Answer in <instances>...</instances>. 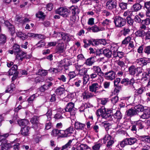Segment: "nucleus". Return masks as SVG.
Returning a JSON list of instances; mask_svg holds the SVG:
<instances>
[{"label": "nucleus", "instance_id": "nucleus-1", "mask_svg": "<svg viewBox=\"0 0 150 150\" xmlns=\"http://www.w3.org/2000/svg\"><path fill=\"white\" fill-rule=\"evenodd\" d=\"M96 115L101 116L103 118L111 120L112 117V111L106 109L104 106L98 109L96 112Z\"/></svg>", "mask_w": 150, "mask_h": 150}, {"label": "nucleus", "instance_id": "nucleus-2", "mask_svg": "<svg viewBox=\"0 0 150 150\" xmlns=\"http://www.w3.org/2000/svg\"><path fill=\"white\" fill-rule=\"evenodd\" d=\"M55 12L56 13L64 18L69 17L70 15V11L65 7H60L56 10Z\"/></svg>", "mask_w": 150, "mask_h": 150}, {"label": "nucleus", "instance_id": "nucleus-3", "mask_svg": "<svg viewBox=\"0 0 150 150\" xmlns=\"http://www.w3.org/2000/svg\"><path fill=\"white\" fill-rule=\"evenodd\" d=\"M114 23L116 27L120 28L125 25L126 22L125 19L120 16H117L115 17Z\"/></svg>", "mask_w": 150, "mask_h": 150}, {"label": "nucleus", "instance_id": "nucleus-4", "mask_svg": "<svg viewBox=\"0 0 150 150\" xmlns=\"http://www.w3.org/2000/svg\"><path fill=\"white\" fill-rule=\"evenodd\" d=\"M105 6L108 9L112 10L114 9L115 10L113 11V13H116L118 11L116 9L117 3L116 0H108Z\"/></svg>", "mask_w": 150, "mask_h": 150}, {"label": "nucleus", "instance_id": "nucleus-5", "mask_svg": "<svg viewBox=\"0 0 150 150\" xmlns=\"http://www.w3.org/2000/svg\"><path fill=\"white\" fill-rule=\"evenodd\" d=\"M75 109L74 103L70 102L67 104L66 107L65 108V110L66 112H69L71 115L74 116L76 113Z\"/></svg>", "mask_w": 150, "mask_h": 150}, {"label": "nucleus", "instance_id": "nucleus-6", "mask_svg": "<svg viewBox=\"0 0 150 150\" xmlns=\"http://www.w3.org/2000/svg\"><path fill=\"white\" fill-rule=\"evenodd\" d=\"M101 87V85H99L97 83H95L89 86V89L90 91L97 93L98 92V90Z\"/></svg>", "mask_w": 150, "mask_h": 150}, {"label": "nucleus", "instance_id": "nucleus-7", "mask_svg": "<svg viewBox=\"0 0 150 150\" xmlns=\"http://www.w3.org/2000/svg\"><path fill=\"white\" fill-rule=\"evenodd\" d=\"M74 129L72 126H70L65 130H62V137H67L71 136L74 132Z\"/></svg>", "mask_w": 150, "mask_h": 150}, {"label": "nucleus", "instance_id": "nucleus-8", "mask_svg": "<svg viewBox=\"0 0 150 150\" xmlns=\"http://www.w3.org/2000/svg\"><path fill=\"white\" fill-rule=\"evenodd\" d=\"M134 83V81L132 79L129 80L128 78L124 79L121 81V83L124 84L125 86H128L129 85V87H130V88L133 89L134 87L133 86Z\"/></svg>", "mask_w": 150, "mask_h": 150}, {"label": "nucleus", "instance_id": "nucleus-9", "mask_svg": "<svg viewBox=\"0 0 150 150\" xmlns=\"http://www.w3.org/2000/svg\"><path fill=\"white\" fill-rule=\"evenodd\" d=\"M103 76L107 80H112L115 78V74L114 71H110L104 73Z\"/></svg>", "mask_w": 150, "mask_h": 150}, {"label": "nucleus", "instance_id": "nucleus-10", "mask_svg": "<svg viewBox=\"0 0 150 150\" xmlns=\"http://www.w3.org/2000/svg\"><path fill=\"white\" fill-rule=\"evenodd\" d=\"M0 146H1V150H9L11 145L7 143L5 140H0Z\"/></svg>", "mask_w": 150, "mask_h": 150}, {"label": "nucleus", "instance_id": "nucleus-11", "mask_svg": "<svg viewBox=\"0 0 150 150\" xmlns=\"http://www.w3.org/2000/svg\"><path fill=\"white\" fill-rule=\"evenodd\" d=\"M91 69L93 70L94 72L98 74L99 76L101 77L103 76L104 73L102 71L99 66H93L91 68Z\"/></svg>", "mask_w": 150, "mask_h": 150}, {"label": "nucleus", "instance_id": "nucleus-12", "mask_svg": "<svg viewBox=\"0 0 150 150\" xmlns=\"http://www.w3.org/2000/svg\"><path fill=\"white\" fill-rule=\"evenodd\" d=\"M30 127L28 126H25L22 127L20 130L21 135L24 136H28L30 134L29 130Z\"/></svg>", "mask_w": 150, "mask_h": 150}, {"label": "nucleus", "instance_id": "nucleus-13", "mask_svg": "<svg viewBox=\"0 0 150 150\" xmlns=\"http://www.w3.org/2000/svg\"><path fill=\"white\" fill-rule=\"evenodd\" d=\"M94 96L92 93L89 92L88 91H85L82 93V97L84 100L93 98Z\"/></svg>", "mask_w": 150, "mask_h": 150}, {"label": "nucleus", "instance_id": "nucleus-14", "mask_svg": "<svg viewBox=\"0 0 150 150\" xmlns=\"http://www.w3.org/2000/svg\"><path fill=\"white\" fill-rule=\"evenodd\" d=\"M143 113L141 115L140 118L143 119H148L150 117V109H145L144 110Z\"/></svg>", "mask_w": 150, "mask_h": 150}, {"label": "nucleus", "instance_id": "nucleus-15", "mask_svg": "<svg viewBox=\"0 0 150 150\" xmlns=\"http://www.w3.org/2000/svg\"><path fill=\"white\" fill-rule=\"evenodd\" d=\"M126 115L128 117H130L137 115V112L135 110L134 108L129 109L126 112Z\"/></svg>", "mask_w": 150, "mask_h": 150}, {"label": "nucleus", "instance_id": "nucleus-16", "mask_svg": "<svg viewBox=\"0 0 150 150\" xmlns=\"http://www.w3.org/2000/svg\"><path fill=\"white\" fill-rule=\"evenodd\" d=\"M75 128L77 130H83L86 125L84 124L79 122H75L74 124Z\"/></svg>", "mask_w": 150, "mask_h": 150}, {"label": "nucleus", "instance_id": "nucleus-17", "mask_svg": "<svg viewBox=\"0 0 150 150\" xmlns=\"http://www.w3.org/2000/svg\"><path fill=\"white\" fill-rule=\"evenodd\" d=\"M70 9L74 16L78 15L80 12L79 9L77 6H72L70 7Z\"/></svg>", "mask_w": 150, "mask_h": 150}, {"label": "nucleus", "instance_id": "nucleus-18", "mask_svg": "<svg viewBox=\"0 0 150 150\" xmlns=\"http://www.w3.org/2000/svg\"><path fill=\"white\" fill-rule=\"evenodd\" d=\"M25 54L24 52L21 50L15 55L16 56V58L17 59L22 61L25 58L24 55Z\"/></svg>", "mask_w": 150, "mask_h": 150}, {"label": "nucleus", "instance_id": "nucleus-19", "mask_svg": "<svg viewBox=\"0 0 150 150\" xmlns=\"http://www.w3.org/2000/svg\"><path fill=\"white\" fill-rule=\"evenodd\" d=\"M17 66L16 65H14L8 72V74L10 76L12 75L13 74L15 75L17 74Z\"/></svg>", "mask_w": 150, "mask_h": 150}, {"label": "nucleus", "instance_id": "nucleus-20", "mask_svg": "<svg viewBox=\"0 0 150 150\" xmlns=\"http://www.w3.org/2000/svg\"><path fill=\"white\" fill-rule=\"evenodd\" d=\"M17 122L18 125L21 126H27L29 124V122L28 121L24 119L18 120Z\"/></svg>", "mask_w": 150, "mask_h": 150}, {"label": "nucleus", "instance_id": "nucleus-21", "mask_svg": "<svg viewBox=\"0 0 150 150\" xmlns=\"http://www.w3.org/2000/svg\"><path fill=\"white\" fill-rule=\"evenodd\" d=\"M142 8V6L139 3L135 4L131 7V10L132 12H137L140 10Z\"/></svg>", "mask_w": 150, "mask_h": 150}, {"label": "nucleus", "instance_id": "nucleus-22", "mask_svg": "<svg viewBox=\"0 0 150 150\" xmlns=\"http://www.w3.org/2000/svg\"><path fill=\"white\" fill-rule=\"evenodd\" d=\"M62 130L54 129L52 130L51 132V134L53 136H57V135H60L62 137Z\"/></svg>", "mask_w": 150, "mask_h": 150}, {"label": "nucleus", "instance_id": "nucleus-23", "mask_svg": "<svg viewBox=\"0 0 150 150\" xmlns=\"http://www.w3.org/2000/svg\"><path fill=\"white\" fill-rule=\"evenodd\" d=\"M72 36L69 35L68 34L63 33L62 35V39L64 41H67L69 42L72 39Z\"/></svg>", "mask_w": 150, "mask_h": 150}, {"label": "nucleus", "instance_id": "nucleus-24", "mask_svg": "<svg viewBox=\"0 0 150 150\" xmlns=\"http://www.w3.org/2000/svg\"><path fill=\"white\" fill-rule=\"evenodd\" d=\"M127 144L129 145H132L134 144L137 141V139L134 137H130L126 138Z\"/></svg>", "mask_w": 150, "mask_h": 150}, {"label": "nucleus", "instance_id": "nucleus-25", "mask_svg": "<svg viewBox=\"0 0 150 150\" xmlns=\"http://www.w3.org/2000/svg\"><path fill=\"white\" fill-rule=\"evenodd\" d=\"M69 61L68 59H64L59 62L58 66L61 68L63 66H67L69 65Z\"/></svg>", "mask_w": 150, "mask_h": 150}, {"label": "nucleus", "instance_id": "nucleus-26", "mask_svg": "<svg viewBox=\"0 0 150 150\" xmlns=\"http://www.w3.org/2000/svg\"><path fill=\"white\" fill-rule=\"evenodd\" d=\"M64 51V45L59 44L57 47L56 53L59 54L63 53Z\"/></svg>", "mask_w": 150, "mask_h": 150}, {"label": "nucleus", "instance_id": "nucleus-27", "mask_svg": "<svg viewBox=\"0 0 150 150\" xmlns=\"http://www.w3.org/2000/svg\"><path fill=\"white\" fill-rule=\"evenodd\" d=\"M16 34L18 37L21 39L24 40L27 38V35L24 33L21 32H18L16 33Z\"/></svg>", "mask_w": 150, "mask_h": 150}, {"label": "nucleus", "instance_id": "nucleus-28", "mask_svg": "<svg viewBox=\"0 0 150 150\" xmlns=\"http://www.w3.org/2000/svg\"><path fill=\"white\" fill-rule=\"evenodd\" d=\"M134 108L137 112V115H138L139 112H142L144 110V107L141 105H139L135 106Z\"/></svg>", "mask_w": 150, "mask_h": 150}, {"label": "nucleus", "instance_id": "nucleus-29", "mask_svg": "<svg viewBox=\"0 0 150 150\" xmlns=\"http://www.w3.org/2000/svg\"><path fill=\"white\" fill-rule=\"evenodd\" d=\"M135 35L137 37H143L146 35V33L144 30H139L135 33Z\"/></svg>", "mask_w": 150, "mask_h": 150}, {"label": "nucleus", "instance_id": "nucleus-30", "mask_svg": "<svg viewBox=\"0 0 150 150\" xmlns=\"http://www.w3.org/2000/svg\"><path fill=\"white\" fill-rule=\"evenodd\" d=\"M65 92L64 88L61 86L58 87L56 90V93L58 95H61Z\"/></svg>", "mask_w": 150, "mask_h": 150}, {"label": "nucleus", "instance_id": "nucleus-31", "mask_svg": "<svg viewBox=\"0 0 150 150\" xmlns=\"http://www.w3.org/2000/svg\"><path fill=\"white\" fill-rule=\"evenodd\" d=\"M95 62L94 58L93 57L89 58L86 60L85 62V64L89 66H91Z\"/></svg>", "mask_w": 150, "mask_h": 150}, {"label": "nucleus", "instance_id": "nucleus-32", "mask_svg": "<svg viewBox=\"0 0 150 150\" xmlns=\"http://www.w3.org/2000/svg\"><path fill=\"white\" fill-rule=\"evenodd\" d=\"M136 68L134 65H132L129 68V72L130 74L134 75L136 73Z\"/></svg>", "mask_w": 150, "mask_h": 150}, {"label": "nucleus", "instance_id": "nucleus-33", "mask_svg": "<svg viewBox=\"0 0 150 150\" xmlns=\"http://www.w3.org/2000/svg\"><path fill=\"white\" fill-rule=\"evenodd\" d=\"M103 52L105 56L108 58H109L111 57L112 53L109 50L105 49L103 50Z\"/></svg>", "mask_w": 150, "mask_h": 150}, {"label": "nucleus", "instance_id": "nucleus-34", "mask_svg": "<svg viewBox=\"0 0 150 150\" xmlns=\"http://www.w3.org/2000/svg\"><path fill=\"white\" fill-rule=\"evenodd\" d=\"M39 118L38 117L34 116L31 119L30 122L32 124L37 125L39 122Z\"/></svg>", "mask_w": 150, "mask_h": 150}, {"label": "nucleus", "instance_id": "nucleus-35", "mask_svg": "<svg viewBox=\"0 0 150 150\" xmlns=\"http://www.w3.org/2000/svg\"><path fill=\"white\" fill-rule=\"evenodd\" d=\"M114 117L117 120H120L122 118V115L120 111H117L114 114Z\"/></svg>", "mask_w": 150, "mask_h": 150}, {"label": "nucleus", "instance_id": "nucleus-36", "mask_svg": "<svg viewBox=\"0 0 150 150\" xmlns=\"http://www.w3.org/2000/svg\"><path fill=\"white\" fill-rule=\"evenodd\" d=\"M13 50L14 51V54L18 53L20 51H21L20 49V46L16 44H14L13 46Z\"/></svg>", "mask_w": 150, "mask_h": 150}, {"label": "nucleus", "instance_id": "nucleus-37", "mask_svg": "<svg viewBox=\"0 0 150 150\" xmlns=\"http://www.w3.org/2000/svg\"><path fill=\"white\" fill-rule=\"evenodd\" d=\"M15 87L14 84L11 83L10 85L8 86L7 89L6 91V93H11L14 90V88Z\"/></svg>", "mask_w": 150, "mask_h": 150}, {"label": "nucleus", "instance_id": "nucleus-38", "mask_svg": "<svg viewBox=\"0 0 150 150\" xmlns=\"http://www.w3.org/2000/svg\"><path fill=\"white\" fill-rule=\"evenodd\" d=\"M112 138V137L109 134H106L103 138V143L105 144L106 142L110 141Z\"/></svg>", "mask_w": 150, "mask_h": 150}, {"label": "nucleus", "instance_id": "nucleus-39", "mask_svg": "<svg viewBox=\"0 0 150 150\" xmlns=\"http://www.w3.org/2000/svg\"><path fill=\"white\" fill-rule=\"evenodd\" d=\"M36 16L37 17L40 19L44 20L45 18L46 15H45L44 13L42 11H39L36 14Z\"/></svg>", "mask_w": 150, "mask_h": 150}, {"label": "nucleus", "instance_id": "nucleus-40", "mask_svg": "<svg viewBox=\"0 0 150 150\" xmlns=\"http://www.w3.org/2000/svg\"><path fill=\"white\" fill-rule=\"evenodd\" d=\"M131 30L127 27H124L123 29L121 31L122 34L125 36L129 34Z\"/></svg>", "mask_w": 150, "mask_h": 150}, {"label": "nucleus", "instance_id": "nucleus-41", "mask_svg": "<svg viewBox=\"0 0 150 150\" xmlns=\"http://www.w3.org/2000/svg\"><path fill=\"white\" fill-rule=\"evenodd\" d=\"M92 31L94 33L100 31H102L104 30V28H100L98 27L96 25H95L92 27Z\"/></svg>", "mask_w": 150, "mask_h": 150}, {"label": "nucleus", "instance_id": "nucleus-42", "mask_svg": "<svg viewBox=\"0 0 150 150\" xmlns=\"http://www.w3.org/2000/svg\"><path fill=\"white\" fill-rule=\"evenodd\" d=\"M6 41V37L4 34L0 35V43L4 44Z\"/></svg>", "mask_w": 150, "mask_h": 150}, {"label": "nucleus", "instance_id": "nucleus-43", "mask_svg": "<svg viewBox=\"0 0 150 150\" xmlns=\"http://www.w3.org/2000/svg\"><path fill=\"white\" fill-rule=\"evenodd\" d=\"M73 140H70L69 142L66 144L64 145L62 147V150L64 149H67L68 148H70L71 144Z\"/></svg>", "mask_w": 150, "mask_h": 150}, {"label": "nucleus", "instance_id": "nucleus-44", "mask_svg": "<svg viewBox=\"0 0 150 150\" xmlns=\"http://www.w3.org/2000/svg\"><path fill=\"white\" fill-rule=\"evenodd\" d=\"M48 74L47 71L45 70L40 69L38 72V74L42 76H46Z\"/></svg>", "mask_w": 150, "mask_h": 150}, {"label": "nucleus", "instance_id": "nucleus-45", "mask_svg": "<svg viewBox=\"0 0 150 150\" xmlns=\"http://www.w3.org/2000/svg\"><path fill=\"white\" fill-rule=\"evenodd\" d=\"M142 140L145 142L150 143V137L144 136L141 137Z\"/></svg>", "mask_w": 150, "mask_h": 150}, {"label": "nucleus", "instance_id": "nucleus-46", "mask_svg": "<svg viewBox=\"0 0 150 150\" xmlns=\"http://www.w3.org/2000/svg\"><path fill=\"white\" fill-rule=\"evenodd\" d=\"M87 69L85 68H83L79 70L78 74L80 76H83L86 74L87 73Z\"/></svg>", "mask_w": 150, "mask_h": 150}, {"label": "nucleus", "instance_id": "nucleus-47", "mask_svg": "<svg viewBox=\"0 0 150 150\" xmlns=\"http://www.w3.org/2000/svg\"><path fill=\"white\" fill-rule=\"evenodd\" d=\"M99 101L102 105H105L108 102L109 100L108 98H99Z\"/></svg>", "mask_w": 150, "mask_h": 150}, {"label": "nucleus", "instance_id": "nucleus-48", "mask_svg": "<svg viewBox=\"0 0 150 150\" xmlns=\"http://www.w3.org/2000/svg\"><path fill=\"white\" fill-rule=\"evenodd\" d=\"M131 38L129 36H128L125 38V39L122 41V44L124 45H127L128 43L130 42L131 40Z\"/></svg>", "mask_w": 150, "mask_h": 150}, {"label": "nucleus", "instance_id": "nucleus-49", "mask_svg": "<svg viewBox=\"0 0 150 150\" xmlns=\"http://www.w3.org/2000/svg\"><path fill=\"white\" fill-rule=\"evenodd\" d=\"M127 3L122 2L119 3V6L122 10H125L127 8Z\"/></svg>", "mask_w": 150, "mask_h": 150}, {"label": "nucleus", "instance_id": "nucleus-50", "mask_svg": "<svg viewBox=\"0 0 150 150\" xmlns=\"http://www.w3.org/2000/svg\"><path fill=\"white\" fill-rule=\"evenodd\" d=\"M79 147L80 148L79 150H85L88 149H90V148L86 144H81L79 146Z\"/></svg>", "mask_w": 150, "mask_h": 150}, {"label": "nucleus", "instance_id": "nucleus-51", "mask_svg": "<svg viewBox=\"0 0 150 150\" xmlns=\"http://www.w3.org/2000/svg\"><path fill=\"white\" fill-rule=\"evenodd\" d=\"M52 127V125L51 122L49 121H47V122L45 124V129L48 130L51 129Z\"/></svg>", "mask_w": 150, "mask_h": 150}, {"label": "nucleus", "instance_id": "nucleus-52", "mask_svg": "<svg viewBox=\"0 0 150 150\" xmlns=\"http://www.w3.org/2000/svg\"><path fill=\"white\" fill-rule=\"evenodd\" d=\"M89 75L86 74L83 77V83L84 84H86L87 82L89 81L90 79Z\"/></svg>", "mask_w": 150, "mask_h": 150}, {"label": "nucleus", "instance_id": "nucleus-53", "mask_svg": "<svg viewBox=\"0 0 150 150\" xmlns=\"http://www.w3.org/2000/svg\"><path fill=\"white\" fill-rule=\"evenodd\" d=\"M19 144L17 143L16 144H14L11 146L9 150H19Z\"/></svg>", "mask_w": 150, "mask_h": 150}, {"label": "nucleus", "instance_id": "nucleus-54", "mask_svg": "<svg viewBox=\"0 0 150 150\" xmlns=\"http://www.w3.org/2000/svg\"><path fill=\"white\" fill-rule=\"evenodd\" d=\"M114 139L112 138L110 140V141H109L107 142V144H106V146L107 147L110 148L112 146L113 144L114 143Z\"/></svg>", "mask_w": 150, "mask_h": 150}, {"label": "nucleus", "instance_id": "nucleus-55", "mask_svg": "<svg viewBox=\"0 0 150 150\" xmlns=\"http://www.w3.org/2000/svg\"><path fill=\"white\" fill-rule=\"evenodd\" d=\"M38 96L36 94H33L30 96L28 99V101L29 103H31L34 100L35 98Z\"/></svg>", "mask_w": 150, "mask_h": 150}, {"label": "nucleus", "instance_id": "nucleus-56", "mask_svg": "<svg viewBox=\"0 0 150 150\" xmlns=\"http://www.w3.org/2000/svg\"><path fill=\"white\" fill-rule=\"evenodd\" d=\"M111 23V21L110 20L106 19L102 22V24L104 26L109 25Z\"/></svg>", "mask_w": 150, "mask_h": 150}, {"label": "nucleus", "instance_id": "nucleus-57", "mask_svg": "<svg viewBox=\"0 0 150 150\" xmlns=\"http://www.w3.org/2000/svg\"><path fill=\"white\" fill-rule=\"evenodd\" d=\"M143 71V69L142 68L140 67H138L136 68V72H137V74L136 75V76H139V74L142 73Z\"/></svg>", "mask_w": 150, "mask_h": 150}, {"label": "nucleus", "instance_id": "nucleus-58", "mask_svg": "<svg viewBox=\"0 0 150 150\" xmlns=\"http://www.w3.org/2000/svg\"><path fill=\"white\" fill-rule=\"evenodd\" d=\"M48 89H49V88L47 86V84L43 85L40 88V90L41 92H43Z\"/></svg>", "mask_w": 150, "mask_h": 150}, {"label": "nucleus", "instance_id": "nucleus-59", "mask_svg": "<svg viewBox=\"0 0 150 150\" xmlns=\"http://www.w3.org/2000/svg\"><path fill=\"white\" fill-rule=\"evenodd\" d=\"M101 145L100 143H98L95 144L92 147L93 150H99Z\"/></svg>", "mask_w": 150, "mask_h": 150}, {"label": "nucleus", "instance_id": "nucleus-60", "mask_svg": "<svg viewBox=\"0 0 150 150\" xmlns=\"http://www.w3.org/2000/svg\"><path fill=\"white\" fill-rule=\"evenodd\" d=\"M142 23L146 25H148L150 24V20L149 18H147L145 20H142Z\"/></svg>", "mask_w": 150, "mask_h": 150}, {"label": "nucleus", "instance_id": "nucleus-61", "mask_svg": "<svg viewBox=\"0 0 150 150\" xmlns=\"http://www.w3.org/2000/svg\"><path fill=\"white\" fill-rule=\"evenodd\" d=\"M92 45L93 46H97L99 44V40L92 39Z\"/></svg>", "mask_w": 150, "mask_h": 150}, {"label": "nucleus", "instance_id": "nucleus-62", "mask_svg": "<svg viewBox=\"0 0 150 150\" xmlns=\"http://www.w3.org/2000/svg\"><path fill=\"white\" fill-rule=\"evenodd\" d=\"M52 114L51 110L50 109L48 110L47 112L46 113V115L48 120H50L51 119V117L52 115Z\"/></svg>", "mask_w": 150, "mask_h": 150}, {"label": "nucleus", "instance_id": "nucleus-63", "mask_svg": "<svg viewBox=\"0 0 150 150\" xmlns=\"http://www.w3.org/2000/svg\"><path fill=\"white\" fill-rule=\"evenodd\" d=\"M118 97L116 96L112 98L111 99L112 103L114 104H115L118 101Z\"/></svg>", "mask_w": 150, "mask_h": 150}, {"label": "nucleus", "instance_id": "nucleus-64", "mask_svg": "<svg viewBox=\"0 0 150 150\" xmlns=\"http://www.w3.org/2000/svg\"><path fill=\"white\" fill-rule=\"evenodd\" d=\"M76 74L74 71L70 72L68 74L69 77V80L74 78L76 76Z\"/></svg>", "mask_w": 150, "mask_h": 150}]
</instances>
